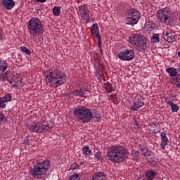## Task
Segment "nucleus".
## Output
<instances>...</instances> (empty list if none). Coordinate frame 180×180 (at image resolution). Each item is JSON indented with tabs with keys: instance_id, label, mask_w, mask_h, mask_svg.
I'll return each instance as SVG.
<instances>
[{
	"instance_id": "obj_8",
	"label": "nucleus",
	"mask_w": 180,
	"mask_h": 180,
	"mask_svg": "<svg viewBox=\"0 0 180 180\" xmlns=\"http://www.w3.org/2000/svg\"><path fill=\"white\" fill-rule=\"evenodd\" d=\"M140 12L139 11L131 8L127 13V18L125 20V23L127 25H130L131 26H134L137 25L139 20H140Z\"/></svg>"
},
{
	"instance_id": "obj_35",
	"label": "nucleus",
	"mask_w": 180,
	"mask_h": 180,
	"mask_svg": "<svg viewBox=\"0 0 180 180\" xmlns=\"http://www.w3.org/2000/svg\"><path fill=\"white\" fill-rule=\"evenodd\" d=\"M93 113L95 115L96 119H101V115H99V112L96 110H93Z\"/></svg>"
},
{
	"instance_id": "obj_24",
	"label": "nucleus",
	"mask_w": 180,
	"mask_h": 180,
	"mask_svg": "<svg viewBox=\"0 0 180 180\" xmlns=\"http://www.w3.org/2000/svg\"><path fill=\"white\" fill-rule=\"evenodd\" d=\"M167 105L171 107L172 112H176L178 110H179V107L176 104H174L172 101L169 100L167 101Z\"/></svg>"
},
{
	"instance_id": "obj_46",
	"label": "nucleus",
	"mask_w": 180,
	"mask_h": 180,
	"mask_svg": "<svg viewBox=\"0 0 180 180\" xmlns=\"http://www.w3.org/2000/svg\"><path fill=\"white\" fill-rule=\"evenodd\" d=\"M80 165H84V162H80Z\"/></svg>"
},
{
	"instance_id": "obj_9",
	"label": "nucleus",
	"mask_w": 180,
	"mask_h": 180,
	"mask_svg": "<svg viewBox=\"0 0 180 180\" xmlns=\"http://www.w3.org/2000/svg\"><path fill=\"white\" fill-rule=\"evenodd\" d=\"M51 127L49 126V124L46 122H39L37 123L31 124L28 126V129L30 131L34 133H41L43 131H47L50 130Z\"/></svg>"
},
{
	"instance_id": "obj_6",
	"label": "nucleus",
	"mask_w": 180,
	"mask_h": 180,
	"mask_svg": "<svg viewBox=\"0 0 180 180\" xmlns=\"http://www.w3.org/2000/svg\"><path fill=\"white\" fill-rule=\"evenodd\" d=\"M156 18L158 20L161 22V23H164V25H169L172 22V20H174L175 14L171 8L165 7L159 9L156 12Z\"/></svg>"
},
{
	"instance_id": "obj_16",
	"label": "nucleus",
	"mask_w": 180,
	"mask_h": 180,
	"mask_svg": "<svg viewBox=\"0 0 180 180\" xmlns=\"http://www.w3.org/2000/svg\"><path fill=\"white\" fill-rule=\"evenodd\" d=\"M85 87H82V89L76 91H73L72 93L69 94L70 98H84L85 97Z\"/></svg>"
},
{
	"instance_id": "obj_32",
	"label": "nucleus",
	"mask_w": 180,
	"mask_h": 180,
	"mask_svg": "<svg viewBox=\"0 0 180 180\" xmlns=\"http://www.w3.org/2000/svg\"><path fill=\"white\" fill-rule=\"evenodd\" d=\"M20 50L22 51V53L27 54V56H30V54H32V51H30V50H29L26 46H21Z\"/></svg>"
},
{
	"instance_id": "obj_45",
	"label": "nucleus",
	"mask_w": 180,
	"mask_h": 180,
	"mask_svg": "<svg viewBox=\"0 0 180 180\" xmlns=\"http://www.w3.org/2000/svg\"><path fill=\"white\" fill-rule=\"evenodd\" d=\"M28 140H27V139H24V141H25V143H27V142H26V141H27Z\"/></svg>"
},
{
	"instance_id": "obj_43",
	"label": "nucleus",
	"mask_w": 180,
	"mask_h": 180,
	"mask_svg": "<svg viewBox=\"0 0 180 180\" xmlns=\"http://www.w3.org/2000/svg\"><path fill=\"white\" fill-rule=\"evenodd\" d=\"M84 90H85V92H89V89H85L84 88Z\"/></svg>"
},
{
	"instance_id": "obj_20",
	"label": "nucleus",
	"mask_w": 180,
	"mask_h": 180,
	"mask_svg": "<svg viewBox=\"0 0 180 180\" xmlns=\"http://www.w3.org/2000/svg\"><path fill=\"white\" fill-rule=\"evenodd\" d=\"M91 180H106V174L103 172H97L92 176Z\"/></svg>"
},
{
	"instance_id": "obj_1",
	"label": "nucleus",
	"mask_w": 180,
	"mask_h": 180,
	"mask_svg": "<svg viewBox=\"0 0 180 180\" xmlns=\"http://www.w3.org/2000/svg\"><path fill=\"white\" fill-rule=\"evenodd\" d=\"M106 157L111 162L120 164L129 158V150L122 146H113L108 149Z\"/></svg>"
},
{
	"instance_id": "obj_15",
	"label": "nucleus",
	"mask_w": 180,
	"mask_h": 180,
	"mask_svg": "<svg viewBox=\"0 0 180 180\" xmlns=\"http://www.w3.org/2000/svg\"><path fill=\"white\" fill-rule=\"evenodd\" d=\"M12 101V95L9 93L6 94L4 97L0 98V108L5 109L6 108V102H11Z\"/></svg>"
},
{
	"instance_id": "obj_7",
	"label": "nucleus",
	"mask_w": 180,
	"mask_h": 180,
	"mask_svg": "<svg viewBox=\"0 0 180 180\" xmlns=\"http://www.w3.org/2000/svg\"><path fill=\"white\" fill-rule=\"evenodd\" d=\"M27 28L29 33L34 37L40 36V34H43V33H44V27H43L41 21L36 17H33L30 19L27 23Z\"/></svg>"
},
{
	"instance_id": "obj_14",
	"label": "nucleus",
	"mask_w": 180,
	"mask_h": 180,
	"mask_svg": "<svg viewBox=\"0 0 180 180\" xmlns=\"http://www.w3.org/2000/svg\"><path fill=\"white\" fill-rule=\"evenodd\" d=\"M1 6L6 11H11L15 8V1L13 0H3L1 1Z\"/></svg>"
},
{
	"instance_id": "obj_17",
	"label": "nucleus",
	"mask_w": 180,
	"mask_h": 180,
	"mask_svg": "<svg viewBox=\"0 0 180 180\" xmlns=\"http://www.w3.org/2000/svg\"><path fill=\"white\" fill-rule=\"evenodd\" d=\"M163 39L168 41V43H174V41H176V38L175 37V34H172V32H165L162 33Z\"/></svg>"
},
{
	"instance_id": "obj_18",
	"label": "nucleus",
	"mask_w": 180,
	"mask_h": 180,
	"mask_svg": "<svg viewBox=\"0 0 180 180\" xmlns=\"http://www.w3.org/2000/svg\"><path fill=\"white\" fill-rule=\"evenodd\" d=\"M13 73L11 70H7L6 72L0 74V81H11V78L14 77Z\"/></svg>"
},
{
	"instance_id": "obj_27",
	"label": "nucleus",
	"mask_w": 180,
	"mask_h": 180,
	"mask_svg": "<svg viewBox=\"0 0 180 180\" xmlns=\"http://www.w3.org/2000/svg\"><path fill=\"white\" fill-rule=\"evenodd\" d=\"M173 81H176V86L177 88L180 87V68L177 69L176 77L173 78Z\"/></svg>"
},
{
	"instance_id": "obj_30",
	"label": "nucleus",
	"mask_w": 180,
	"mask_h": 180,
	"mask_svg": "<svg viewBox=\"0 0 180 180\" xmlns=\"http://www.w3.org/2000/svg\"><path fill=\"white\" fill-rule=\"evenodd\" d=\"M151 43H160V34H154L150 39Z\"/></svg>"
},
{
	"instance_id": "obj_33",
	"label": "nucleus",
	"mask_w": 180,
	"mask_h": 180,
	"mask_svg": "<svg viewBox=\"0 0 180 180\" xmlns=\"http://www.w3.org/2000/svg\"><path fill=\"white\" fill-rule=\"evenodd\" d=\"M69 180H79V174L75 173L69 177Z\"/></svg>"
},
{
	"instance_id": "obj_36",
	"label": "nucleus",
	"mask_w": 180,
	"mask_h": 180,
	"mask_svg": "<svg viewBox=\"0 0 180 180\" xmlns=\"http://www.w3.org/2000/svg\"><path fill=\"white\" fill-rule=\"evenodd\" d=\"M98 49H100V54H101V56H103V50H102V39L101 40L100 45H99V41H98Z\"/></svg>"
},
{
	"instance_id": "obj_31",
	"label": "nucleus",
	"mask_w": 180,
	"mask_h": 180,
	"mask_svg": "<svg viewBox=\"0 0 180 180\" xmlns=\"http://www.w3.org/2000/svg\"><path fill=\"white\" fill-rule=\"evenodd\" d=\"M53 13L55 16H59L60 13H61V10L59 7L55 6L53 8Z\"/></svg>"
},
{
	"instance_id": "obj_21",
	"label": "nucleus",
	"mask_w": 180,
	"mask_h": 180,
	"mask_svg": "<svg viewBox=\"0 0 180 180\" xmlns=\"http://www.w3.org/2000/svg\"><path fill=\"white\" fill-rule=\"evenodd\" d=\"M160 137H161V143L160 146L162 150H165L166 146L168 144V137H167V134L165 132L160 133Z\"/></svg>"
},
{
	"instance_id": "obj_38",
	"label": "nucleus",
	"mask_w": 180,
	"mask_h": 180,
	"mask_svg": "<svg viewBox=\"0 0 180 180\" xmlns=\"http://www.w3.org/2000/svg\"><path fill=\"white\" fill-rule=\"evenodd\" d=\"M139 154L140 153L137 150H133L131 153L132 157H136V158L139 157Z\"/></svg>"
},
{
	"instance_id": "obj_22",
	"label": "nucleus",
	"mask_w": 180,
	"mask_h": 180,
	"mask_svg": "<svg viewBox=\"0 0 180 180\" xmlns=\"http://www.w3.org/2000/svg\"><path fill=\"white\" fill-rule=\"evenodd\" d=\"M82 153L84 158H89L91 156L93 155L92 150L89 149V147H88V146L83 147Z\"/></svg>"
},
{
	"instance_id": "obj_39",
	"label": "nucleus",
	"mask_w": 180,
	"mask_h": 180,
	"mask_svg": "<svg viewBox=\"0 0 180 180\" xmlns=\"http://www.w3.org/2000/svg\"><path fill=\"white\" fill-rule=\"evenodd\" d=\"M94 75L98 78V79H101V78H102V75H101L99 71H96L94 72Z\"/></svg>"
},
{
	"instance_id": "obj_2",
	"label": "nucleus",
	"mask_w": 180,
	"mask_h": 180,
	"mask_svg": "<svg viewBox=\"0 0 180 180\" xmlns=\"http://www.w3.org/2000/svg\"><path fill=\"white\" fill-rule=\"evenodd\" d=\"M49 76H46L48 79L46 82L50 88H58L60 85H63L67 82V75L65 72L58 69H53L49 70Z\"/></svg>"
},
{
	"instance_id": "obj_10",
	"label": "nucleus",
	"mask_w": 180,
	"mask_h": 180,
	"mask_svg": "<svg viewBox=\"0 0 180 180\" xmlns=\"http://www.w3.org/2000/svg\"><path fill=\"white\" fill-rule=\"evenodd\" d=\"M134 51L131 49H125L117 54L118 58L122 61H131L134 58Z\"/></svg>"
},
{
	"instance_id": "obj_19",
	"label": "nucleus",
	"mask_w": 180,
	"mask_h": 180,
	"mask_svg": "<svg viewBox=\"0 0 180 180\" xmlns=\"http://www.w3.org/2000/svg\"><path fill=\"white\" fill-rule=\"evenodd\" d=\"M12 86H19L22 84V79L19 77L13 76L9 82Z\"/></svg>"
},
{
	"instance_id": "obj_26",
	"label": "nucleus",
	"mask_w": 180,
	"mask_h": 180,
	"mask_svg": "<svg viewBox=\"0 0 180 180\" xmlns=\"http://www.w3.org/2000/svg\"><path fill=\"white\" fill-rule=\"evenodd\" d=\"M166 72L169 74L170 77H176V74H178V72L175 68L170 67L166 69Z\"/></svg>"
},
{
	"instance_id": "obj_11",
	"label": "nucleus",
	"mask_w": 180,
	"mask_h": 180,
	"mask_svg": "<svg viewBox=\"0 0 180 180\" xmlns=\"http://www.w3.org/2000/svg\"><path fill=\"white\" fill-rule=\"evenodd\" d=\"M144 106V101L143 97L140 94H136L133 101V105L131 107V110L137 112L140 108Z\"/></svg>"
},
{
	"instance_id": "obj_4",
	"label": "nucleus",
	"mask_w": 180,
	"mask_h": 180,
	"mask_svg": "<svg viewBox=\"0 0 180 180\" xmlns=\"http://www.w3.org/2000/svg\"><path fill=\"white\" fill-rule=\"evenodd\" d=\"M73 115H75L82 123H89V122L94 119L92 110L84 105H77L74 108Z\"/></svg>"
},
{
	"instance_id": "obj_3",
	"label": "nucleus",
	"mask_w": 180,
	"mask_h": 180,
	"mask_svg": "<svg viewBox=\"0 0 180 180\" xmlns=\"http://www.w3.org/2000/svg\"><path fill=\"white\" fill-rule=\"evenodd\" d=\"M50 161L49 160L38 162L30 170V174L35 179L46 180V176L44 175L47 174V171L50 169Z\"/></svg>"
},
{
	"instance_id": "obj_44",
	"label": "nucleus",
	"mask_w": 180,
	"mask_h": 180,
	"mask_svg": "<svg viewBox=\"0 0 180 180\" xmlns=\"http://www.w3.org/2000/svg\"><path fill=\"white\" fill-rule=\"evenodd\" d=\"M178 56H179V58H180V51L178 52Z\"/></svg>"
},
{
	"instance_id": "obj_25",
	"label": "nucleus",
	"mask_w": 180,
	"mask_h": 180,
	"mask_svg": "<svg viewBox=\"0 0 180 180\" xmlns=\"http://www.w3.org/2000/svg\"><path fill=\"white\" fill-rule=\"evenodd\" d=\"M147 180H153L157 176V172L153 170H149L146 172Z\"/></svg>"
},
{
	"instance_id": "obj_42",
	"label": "nucleus",
	"mask_w": 180,
	"mask_h": 180,
	"mask_svg": "<svg viewBox=\"0 0 180 180\" xmlns=\"http://www.w3.org/2000/svg\"><path fill=\"white\" fill-rule=\"evenodd\" d=\"M2 39V28L0 27V40Z\"/></svg>"
},
{
	"instance_id": "obj_5",
	"label": "nucleus",
	"mask_w": 180,
	"mask_h": 180,
	"mask_svg": "<svg viewBox=\"0 0 180 180\" xmlns=\"http://www.w3.org/2000/svg\"><path fill=\"white\" fill-rule=\"evenodd\" d=\"M129 43L134 46L138 51H146L148 47L147 39L140 34H133L129 37Z\"/></svg>"
},
{
	"instance_id": "obj_37",
	"label": "nucleus",
	"mask_w": 180,
	"mask_h": 180,
	"mask_svg": "<svg viewBox=\"0 0 180 180\" xmlns=\"http://www.w3.org/2000/svg\"><path fill=\"white\" fill-rule=\"evenodd\" d=\"M78 168H79V166L77 163H73L70 165V169H72V170L78 169Z\"/></svg>"
},
{
	"instance_id": "obj_13",
	"label": "nucleus",
	"mask_w": 180,
	"mask_h": 180,
	"mask_svg": "<svg viewBox=\"0 0 180 180\" xmlns=\"http://www.w3.org/2000/svg\"><path fill=\"white\" fill-rule=\"evenodd\" d=\"M91 33L94 37H97L98 44L101 46V41L102 39L101 38V35L99 34V28L98 27V24H93L91 28Z\"/></svg>"
},
{
	"instance_id": "obj_47",
	"label": "nucleus",
	"mask_w": 180,
	"mask_h": 180,
	"mask_svg": "<svg viewBox=\"0 0 180 180\" xmlns=\"http://www.w3.org/2000/svg\"><path fill=\"white\" fill-rule=\"evenodd\" d=\"M150 153L148 152V156L150 157Z\"/></svg>"
},
{
	"instance_id": "obj_34",
	"label": "nucleus",
	"mask_w": 180,
	"mask_h": 180,
	"mask_svg": "<svg viewBox=\"0 0 180 180\" xmlns=\"http://www.w3.org/2000/svg\"><path fill=\"white\" fill-rule=\"evenodd\" d=\"M95 158H96L97 160H103L102 153H101V151L96 152V153L95 154Z\"/></svg>"
},
{
	"instance_id": "obj_12",
	"label": "nucleus",
	"mask_w": 180,
	"mask_h": 180,
	"mask_svg": "<svg viewBox=\"0 0 180 180\" xmlns=\"http://www.w3.org/2000/svg\"><path fill=\"white\" fill-rule=\"evenodd\" d=\"M79 12L82 20H84L85 23H89V21L91 20V16H89V11L88 10L86 5L84 4L83 6H79Z\"/></svg>"
},
{
	"instance_id": "obj_41",
	"label": "nucleus",
	"mask_w": 180,
	"mask_h": 180,
	"mask_svg": "<svg viewBox=\"0 0 180 180\" xmlns=\"http://www.w3.org/2000/svg\"><path fill=\"white\" fill-rule=\"evenodd\" d=\"M37 2H41V3H44V2H47V0H36Z\"/></svg>"
},
{
	"instance_id": "obj_23",
	"label": "nucleus",
	"mask_w": 180,
	"mask_h": 180,
	"mask_svg": "<svg viewBox=\"0 0 180 180\" xmlns=\"http://www.w3.org/2000/svg\"><path fill=\"white\" fill-rule=\"evenodd\" d=\"M8 70V63L6 60L0 61V74H4Z\"/></svg>"
},
{
	"instance_id": "obj_40",
	"label": "nucleus",
	"mask_w": 180,
	"mask_h": 180,
	"mask_svg": "<svg viewBox=\"0 0 180 180\" xmlns=\"http://www.w3.org/2000/svg\"><path fill=\"white\" fill-rule=\"evenodd\" d=\"M4 117H5V115H4L1 112H0V123L2 122V120H4Z\"/></svg>"
},
{
	"instance_id": "obj_28",
	"label": "nucleus",
	"mask_w": 180,
	"mask_h": 180,
	"mask_svg": "<svg viewBox=\"0 0 180 180\" xmlns=\"http://www.w3.org/2000/svg\"><path fill=\"white\" fill-rule=\"evenodd\" d=\"M104 88L108 92V94H110V92H113L114 91L112 84H110L109 82L104 83Z\"/></svg>"
},
{
	"instance_id": "obj_29",
	"label": "nucleus",
	"mask_w": 180,
	"mask_h": 180,
	"mask_svg": "<svg viewBox=\"0 0 180 180\" xmlns=\"http://www.w3.org/2000/svg\"><path fill=\"white\" fill-rule=\"evenodd\" d=\"M139 148L141 153L144 155V157H146L147 158L148 157V149L147 148V147L143 145H140Z\"/></svg>"
}]
</instances>
